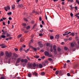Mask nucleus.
Instances as JSON below:
<instances>
[{
  "label": "nucleus",
  "instance_id": "obj_34",
  "mask_svg": "<svg viewBox=\"0 0 79 79\" xmlns=\"http://www.w3.org/2000/svg\"><path fill=\"white\" fill-rule=\"evenodd\" d=\"M12 14V13H11V12H10L7 13V15H11Z\"/></svg>",
  "mask_w": 79,
  "mask_h": 79
},
{
  "label": "nucleus",
  "instance_id": "obj_27",
  "mask_svg": "<svg viewBox=\"0 0 79 79\" xmlns=\"http://www.w3.org/2000/svg\"><path fill=\"white\" fill-rule=\"evenodd\" d=\"M37 26V24L35 23L33 27V29H34V28L35 27V26Z\"/></svg>",
  "mask_w": 79,
  "mask_h": 79
},
{
  "label": "nucleus",
  "instance_id": "obj_42",
  "mask_svg": "<svg viewBox=\"0 0 79 79\" xmlns=\"http://www.w3.org/2000/svg\"><path fill=\"white\" fill-rule=\"evenodd\" d=\"M76 2L78 4H79V0H76Z\"/></svg>",
  "mask_w": 79,
  "mask_h": 79
},
{
  "label": "nucleus",
  "instance_id": "obj_46",
  "mask_svg": "<svg viewBox=\"0 0 79 79\" xmlns=\"http://www.w3.org/2000/svg\"><path fill=\"white\" fill-rule=\"evenodd\" d=\"M45 63H46L47 64H48V61H47V60H46L45 61Z\"/></svg>",
  "mask_w": 79,
  "mask_h": 79
},
{
  "label": "nucleus",
  "instance_id": "obj_20",
  "mask_svg": "<svg viewBox=\"0 0 79 79\" xmlns=\"http://www.w3.org/2000/svg\"><path fill=\"white\" fill-rule=\"evenodd\" d=\"M33 75H35V76H37L38 74L36 72H35L33 73Z\"/></svg>",
  "mask_w": 79,
  "mask_h": 79
},
{
  "label": "nucleus",
  "instance_id": "obj_52",
  "mask_svg": "<svg viewBox=\"0 0 79 79\" xmlns=\"http://www.w3.org/2000/svg\"><path fill=\"white\" fill-rule=\"evenodd\" d=\"M50 50L51 52H53V49L52 48H51Z\"/></svg>",
  "mask_w": 79,
  "mask_h": 79
},
{
  "label": "nucleus",
  "instance_id": "obj_22",
  "mask_svg": "<svg viewBox=\"0 0 79 79\" xmlns=\"http://www.w3.org/2000/svg\"><path fill=\"white\" fill-rule=\"evenodd\" d=\"M75 38H76V40H77V41L78 40V39H78V35H76Z\"/></svg>",
  "mask_w": 79,
  "mask_h": 79
},
{
  "label": "nucleus",
  "instance_id": "obj_7",
  "mask_svg": "<svg viewBox=\"0 0 79 79\" xmlns=\"http://www.w3.org/2000/svg\"><path fill=\"white\" fill-rule=\"evenodd\" d=\"M44 55L45 56H48L49 55V52L47 51H45L44 52Z\"/></svg>",
  "mask_w": 79,
  "mask_h": 79
},
{
  "label": "nucleus",
  "instance_id": "obj_14",
  "mask_svg": "<svg viewBox=\"0 0 79 79\" xmlns=\"http://www.w3.org/2000/svg\"><path fill=\"white\" fill-rule=\"evenodd\" d=\"M50 44L47 43L46 44V46L47 47H50Z\"/></svg>",
  "mask_w": 79,
  "mask_h": 79
},
{
  "label": "nucleus",
  "instance_id": "obj_13",
  "mask_svg": "<svg viewBox=\"0 0 79 79\" xmlns=\"http://www.w3.org/2000/svg\"><path fill=\"white\" fill-rule=\"evenodd\" d=\"M68 31L65 32L64 34H63V35L64 36H65V35H68Z\"/></svg>",
  "mask_w": 79,
  "mask_h": 79
},
{
  "label": "nucleus",
  "instance_id": "obj_38",
  "mask_svg": "<svg viewBox=\"0 0 79 79\" xmlns=\"http://www.w3.org/2000/svg\"><path fill=\"white\" fill-rule=\"evenodd\" d=\"M21 61L22 63H24V59H21Z\"/></svg>",
  "mask_w": 79,
  "mask_h": 79
},
{
  "label": "nucleus",
  "instance_id": "obj_51",
  "mask_svg": "<svg viewBox=\"0 0 79 79\" xmlns=\"http://www.w3.org/2000/svg\"><path fill=\"white\" fill-rule=\"evenodd\" d=\"M41 74L42 76H44V75H45V73L44 72H42L41 73Z\"/></svg>",
  "mask_w": 79,
  "mask_h": 79
},
{
  "label": "nucleus",
  "instance_id": "obj_41",
  "mask_svg": "<svg viewBox=\"0 0 79 79\" xmlns=\"http://www.w3.org/2000/svg\"><path fill=\"white\" fill-rule=\"evenodd\" d=\"M31 74L29 73L28 74V77H31Z\"/></svg>",
  "mask_w": 79,
  "mask_h": 79
},
{
  "label": "nucleus",
  "instance_id": "obj_35",
  "mask_svg": "<svg viewBox=\"0 0 79 79\" xmlns=\"http://www.w3.org/2000/svg\"><path fill=\"white\" fill-rule=\"evenodd\" d=\"M26 29L27 30H28V29H30V26H29L26 28Z\"/></svg>",
  "mask_w": 79,
  "mask_h": 79
},
{
  "label": "nucleus",
  "instance_id": "obj_8",
  "mask_svg": "<svg viewBox=\"0 0 79 79\" xmlns=\"http://www.w3.org/2000/svg\"><path fill=\"white\" fill-rule=\"evenodd\" d=\"M60 38V35H56L55 36V38L56 39H58Z\"/></svg>",
  "mask_w": 79,
  "mask_h": 79
},
{
  "label": "nucleus",
  "instance_id": "obj_16",
  "mask_svg": "<svg viewBox=\"0 0 79 79\" xmlns=\"http://www.w3.org/2000/svg\"><path fill=\"white\" fill-rule=\"evenodd\" d=\"M54 53L55 55H56L57 54V51L56 50H54Z\"/></svg>",
  "mask_w": 79,
  "mask_h": 79
},
{
  "label": "nucleus",
  "instance_id": "obj_25",
  "mask_svg": "<svg viewBox=\"0 0 79 79\" xmlns=\"http://www.w3.org/2000/svg\"><path fill=\"white\" fill-rule=\"evenodd\" d=\"M27 61H28L27 60V59H25L24 60V62H25V63H27Z\"/></svg>",
  "mask_w": 79,
  "mask_h": 79
},
{
  "label": "nucleus",
  "instance_id": "obj_12",
  "mask_svg": "<svg viewBox=\"0 0 79 79\" xmlns=\"http://www.w3.org/2000/svg\"><path fill=\"white\" fill-rule=\"evenodd\" d=\"M53 49L54 50H56V46L54 45L53 47Z\"/></svg>",
  "mask_w": 79,
  "mask_h": 79
},
{
  "label": "nucleus",
  "instance_id": "obj_11",
  "mask_svg": "<svg viewBox=\"0 0 79 79\" xmlns=\"http://www.w3.org/2000/svg\"><path fill=\"white\" fill-rule=\"evenodd\" d=\"M23 6H24L23 4H20L18 6V8H22L23 7Z\"/></svg>",
  "mask_w": 79,
  "mask_h": 79
},
{
  "label": "nucleus",
  "instance_id": "obj_40",
  "mask_svg": "<svg viewBox=\"0 0 79 79\" xmlns=\"http://www.w3.org/2000/svg\"><path fill=\"white\" fill-rule=\"evenodd\" d=\"M64 49L65 50H66V51L68 50V48L66 47H64Z\"/></svg>",
  "mask_w": 79,
  "mask_h": 79
},
{
  "label": "nucleus",
  "instance_id": "obj_29",
  "mask_svg": "<svg viewBox=\"0 0 79 79\" xmlns=\"http://www.w3.org/2000/svg\"><path fill=\"white\" fill-rule=\"evenodd\" d=\"M30 50V49L28 48L26 50H25V52L26 53H27V52H28V51H29Z\"/></svg>",
  "mask_w": 79,
  "mask_h": 79
},
{
  "label": "nucleus",
  "instance_id": "obj_19",
  "mask_svg": "<svg viewBox=\"0 0 79 79\" xmlns=\"http://www.w3.org/2000/svg\"><path fill=\"white\" fill-rule=\"evenodd\" d=\"M44 46V45L42 44H40L39 45V47H40V48H42Z\"/></svg>",
  "mask_w": 79,
  "mask_h": 79
},
{
  "label": "nucleus",
  "instance_id": "obj_62",
  "mask_svg": "<svg viewBox=\"0 0 79 79\" xmlns=\"http://www.w3.org/2000/svg\"><path fill=\"white\" fill-rule=\"evenodd\" d=\"M67 75L68 76H70V73H68L67 74Z\"/></svg>",
  "mask_w": 79,
  "mask_h": 79
},
{
  "label": "nucleus",
  "instance_id": "obj_43",
  "mask_svg": "<svg viewBox=\"0 0 79 79\" xmlns=\"http://www.w3.org/2000/svg\"><path fill=\"white\" fill-rule=\"evenodd\" d=\"M22 26H26V23H23Z\"/></svg>",
  "mask_w": 79,
  "mask_h": 79
},
{
  "label": "nucleus",
  "instance_id": "obj_28",
  "mask_svg": "<svg viewBox=\"0 0 79 79\" xmlns=\"http://www.w3.org/2000/svg\"><path fill=\"white\" fill-rule=\"evenodd\" d=\"M20 41L21 42H23V41H24L23 38H22L20 40Z\"/></svg>",
  "mask_w": 79,
  "mask_h": 79
},
{
  "label": "nucleus",
  "instance_id": "obj_59",
  "mask_svg": "<svg viewBox=\"0 0 79 79\" xmlns=\"http://www.w3.org/2000/svg\"><path fill=\"white\" fill-rule=\"evenodd\" d=\"M34 23H35V22H34V21H32L31 22V24H34Z\"/></svg>",
  "mask_w": 79,
  "mask_h": 79
},
{
  "label": "nucleus",
  "instance_id": "obj_32",
  "mask_svg": "<svg viewBox=\"0 0 79 79\" xmlns=\"http://www.w3.org/2000/svg\"><path fill=\"white\" fill-rule=\"evenodd\" d=\"M24 20L25 21H26V22H27V21H28V20L25 18H24Z\"/></svg>",
  "mask_w": 79,
  "mask_h": 79
},
{
  "label": "nucleus",
  "instance_id": "obj_5",
  "mask_svg": "<svg viewBox=\"0 0 79 79\" xmlns=\"http://www.w3.org/2000/svg\"><path fill=\"white\" fill-rule=\"evenodd\" d=\"M36 66L37 68L39 67L40 68H43V65L41 64H40L39 65L37 64H36Z\"/></svg>",
  "mask_w": 79,
  "mask_h": 79
},
{
  "label": "nucleus",
  "instance_id": "obj_3",
  "mask_svg": "<svg viewBox=\"0 0 79 79\" xmlns=\"http://www.w3.org/2000/svg\"><path fill=\"white\" fill-rule=\"evenodd\" d=\"M4 8L6 10V11H8V10H10V6H6L4 7Z\"/></svg>",
  "mask_w": 79,
  "mask_h": 79
},
{
  "label": "nucleus",
  "instance_id": "obj_33",
  "mask_svg": "<svg viewBox=\"0 0 79 79\" xmlns=\"http://www.w3.org/2000/svg\"><path fill=\"white\" fill-rule=\"evenodd\" d=\"M42 64L44 66H46V64H45V63L44 62H43L42 63Z\"/></svg>",
  "mask_w": 79,
  "mask_h": 79
},
{
  "label": "nucleus",
  "instance_id": "obj_1",
  "mask_svg": "<svg viewBox=\"0 0 79 79\" xmlns=\"http://www.w3.org/2000/svg\"><path fill=\"white\" fill-rule=\"evenodd\" d=\"M6 56L5 58L8 59V58H10L12 56V53L11 52H8V51H6L5 52Z\"/></svg>",
  "mask_w": 79,
  "mask_h": 79
},
{
  "label": "nucleus",
  "instance_id": "obj_10",
  "mask_svg": "<svg viewBox=\"0 0 79 79\" xmlns=\"http://www.w3.org/2000/svg\"><path fill=\"white\" fill-rule=\"evenodd\" d=\"M11 8L12 10H14L15 9V5L13 4V5L11 6Z\"/></svg>",
  "mask_w": 79,
  "mask_h": 79
},
{
  "label": "nucleus",
  "instance_id": "obj_57",
  "mask_svg": "<svg viewBox=\"0 0 79 79\" xmlns=\"http://www.w3.org/2000/svg\"><path fill=\"white\" fill-rule=\"evenodd\" d=\"M26 63H24V64H23V67H24L25 66H26Z\"/></svg>",
  "mask_w": 79,
  "mask_h": 79
},
{
  "label": "nucleus",
  "instance_id": "obj_36",
  "mask_svg": "<svg viewBox=\"0 0 79 79\" xmlns=\"http://www.w3.org/2000/svg\"><path fill=\"white\" fill-rule=\"evenodd\" d=\"M71 45L72 47H74V44L73 43H72Z\"/></svg>",
  "mask_w": 79,
  "mask_h": 79
},
{
  "label": "nucleus",
  "instance_id": "obj_49",
  "mask_svg": "<svg viewBox=\"0 0 79 79\" xmlns=\"http://www.w3.org/2000/svg\"><path fill=\"white\" fill-rule=\"evenodd\" d=\"M75 10H77V6H76L75 7Z\"/></svg>",
  "mask_w": 79,
  "mask_h": 79
},
{
  "label": "nucleus",
  "instance_id": "obj_63",
  "mask_svg": "<svg viewBox=\"0 0 79 79\" xmlns=\"http://www.w3.org/2000/svg\"><path fill=\"white\" fill-rule=\"evenodd\" d=\"M45 58V56H43L41 57V59H44Z\"/></svg>",
  "mask_w": 79,
  "mask_h": 79
},
{
  "label": "nucleus",
  "instance_id": "obj_47",
  "mask_svg": "<svg viewBox=\"0 0 79 79\" xmlns=\"http://www.w3.org/2000/svg\"><path fill=\"white\" fill-rule=\"evenodd\" d=\"M22 47H23V48H25L26 47V45H24V44L22 45Z\"/></svg>",
  "mask_w": 79,
  "mask_h": 79
},
{
  "label": "nucleus",
  "instance_id": "obj_30",
  "mask_svg": "<svg viewBox=\"0 0 79 79\" xmlns=\"http://www.w3.org/2000/svg\"><path fill=\"white\" fill-rule=\"evenodd\" d=\"M58 73H59V71L58 70H57L56 72V75H57V74H58Z\"/></svg>",
  "mask_w": 79,
  "mask_h": 79
},
{
  "label": "nucleus",
  "instance_id": "obj_48",
  "mask_svg": "<svg viewBox=\"0 0 79 79\" xmlns=\"http://www.w3.org/2000/svg\"><path fill=\"white\" fill-rule=\"evenodd\" d=\"M42 24L43 25H44L45 23H44V21H42Z\"/></svg>",
  "mask_w": 79,
  "mask_h": 79
},
{
  "label": "nucleus",
  "instance_id": "obj_18",
  "mask_svg": "<svg viewBox=\"0 0 79 79\" xmlns=\"http://www.w3.org/2000/svg\"><path fill=\"white\" fill-rule=\"evenodd\" d=\"M75 35V34H74V33H72L70 34V36L72 35V36H73V37H74V36Z\"/></svg>",
  "mask_w": 79,
  "mask_h": 79
},
{
  "label": "nucleus",
  "instance_id": "obj_17",
  "mask_svg": "<svg viewBox=\"0 0 79 79\" xmlns=\"http://www.w3.org/2000/svg\"><path fill=\"white\" fill-rule=\"evenodd\" d=\"M48 60L49 61H50L51 62H52V61H53V59H52V58H49L48 59Z\"/></svg>",
  "mask_w": 79,
  "mask_h": 79
},
{
  "label": "nucleus",
  "instance_id": "obj_23",
  "mask_svg": "<svg viewBox=\"0 0 79 79\" xmlns=\"http://www.w3.org/2000/svg\"><path fill=\"white\" fill-rule=\"evenodd\" d=\"M10 36H11V35L7 33L6 35L7 37H10Z\"/></svg>",
  "mask_w": 79,
  "mask_h": 79
},
{
  "label": "nucleus",
  "instance_id": "obj_64",
  "mask_svg": "<svg viewBox=\"0 0 79 79\" xmlns=\"http://www.w3.org/2000/svg\"><path fill=\"white\" fill-rule=\"evenodd\" d=\"M15 51H18V49L17 48H15Z\"/></svg>",
  "mask_w": 79,
  "mask_h": 79
},
{
  "label": "nucleus",
  "instance_id": "obj_6",
  "mask_svg": "<svg viewBox=\"0 0 79 79\" xmlns=\"http://www.w3.org/2000/svg\"><path fill=\"white\" fill-rule=\"evenodd\" d=\"M27 65L28 67H30L31 68H32V63L28 64Z\"/></svg>",
  "mask_w": 79,
  "mask_h": 79
},
{
  "label": "nucleus",
  "instance_id": "obj_26",
  "mask_svg": "<svg viewBox=\"0 0 79 79\" xmlns=\"http://www.w3.org/2000/svg\"><path fill=\"white\" fill-rule=\"evenodd\" d=\"M6 45H4V46H2V47L1 48H6Z\"/></svg>",
  "mask_w": 79,
  "mask_h": 79
},
{
  "label": "nucleus",
  "instance_id": "obj_31",
  "mask_svg": "<svg viewBox=\"0 0 79 79\" xmlns=\"http://www.w3.org/2000/svg\"><path fill=\"white\" fill-rule=\"evenodd\" d=\"M22 36V35H19L18 36V38L19 39V38H20Z\"/></svg>",
  "mask_w": 79,
  "mask_h": 79
},
{
  "label": "nucleus",
  "instance_id": "obj_58",
  "mask_svg": "<svg viewBox=\"0 0 79 79\" xmlns=\"http://www.w3.org/2000/svg\"><path fill=\"white\" fill-rule=\"evenodd\" d=\"M1 79H6L4 77H2L1 78Z\"/></svg>",
  "mask_w": 79,
  "mask_h": 79
},
{
  "label": "nucleus",
  "instance_id": "obj_4",
  "mask_svg": "<svg viewBox=\"0 0 79 79\" xmlns=\"http://www.w3.org/2000/svg\"><path fill=\"white\" fill-rule=\"evenodd\" d=\"M21 61V58L20 57L18 58L17 59V61L16 62V63L17 64H18V63H20V61Z\"/></svg>",
  "mask_w": 79,
  "mask_h": 79
},
{
  "label": "nucleus",
  "instance_id": "obj_55",
  "mask_svg": "<svg viewBox=\"0 0 79 79\" xmlns=\"http://www.w3.org/2000/svg\"><path fill=\"white\" fill-rule=\"evenodd\" d=\"M69 40H72V37H70L68 39Z\"/></svg>",
  "mask_w": 79,
  "mask_h": 79
},
{
  "label": "nucleus",
  "instance_id": "obj_45",
  "mask_svg": "<svg viewBox=\"0 0 79 79\" xmlns=\"http://www.w3.org/2000/svg\"><path fill=\"white\" fill-rule=\"evenodd\" d=\"M41 44V41H39V42H38V45H40V44Z\"/></svg>",
  "mask_w": 79,
  "mask_h": 79
},
{
  "label": "nucleus",
  "instance_id": "obj_9",
  "mask_svg": "<svg viewBox=\"0 0 79 79\" xmlns=\"http://www.w3.org/2000/svg\"><path fill=\"white\" fill-rule=\"evenodd\" d=\"M57 50L59 52H61V49L60 47H58Z\"/></svg>",
  "mask_w": 79,
  "mask_h": 79
},
{
  "label": "nucleus",
  "instance_id": "obj_15",
  "mask_svg": "<svg viewBox=\"0 0 79 79\" xmlns=\"http://www.w3.org/2000/svg\"><path fill=\"white\" fill-rule=\"evenodd\" d=\"M35 66L37 67V65H36V64H35V63H34L33 64H32V67L35 68Z\"/></svg>",
  "mask_w": 79,
  "mask_h": 79
},
{
  "label": "nucleus",
  "instance_id": "obj_50",
  "mask_svg": "<svg viewBox=\"0 0 79 79\" xmlns=\"http://www.w3.org/2000/svg\"><path fill=\"white\" fill-rule=\"evenodd\" d=\"M53 38H54V37L52 36H50V39H53Z\"/></svg>",
  "mask_w": 79,
  "mask_h": 79
},
{
  "label": "nucleus",
  "instance_id": "obj_54",
  "mask_svg": "<svg viewBox=\"0 0 79 79\" xmlns=\"http://www.w3.org/2000/svg\"><path fill=\"white\" fill-rule=\"evenodd\" d=\"M7 33H8V32H7V31H5L4 33L5 35H6V34L7 35Z\"/></svg>",
  "mask_w": 79,
  "mask_h": 79
},
{
  "label": "nucleus",
  "instance_id": "obj_61",
  "mask_svg": "<svg viewBox=\"0 0 79 79\" xmlns=\"http://www.w3.org/2000/svg\"><path fill=\"white\" fill-rule=\"evenodd\" d=\"M27 59H28V60H31V59H30V58H29V57L28 56H27Z\"/></svg>",
  "mask_w": 79,
  "mask_h": 79
},
{
  "label": "nucleus",
  "instance_id": "obj_39",
  "mask_svg": "<svg viewBox=\"0 0 79 79\" xmlns=\"http://www.w3.org/2000/svg\"><path fill=\"white\" fill-rule=\"evenodd\" d=\"M77 65H75L74 66L73 68L74 69H76V68H77Z\"/></svg>",
  "mask_w": 79,
  "mask_h": 79
},
{
  "label": "nucleus",
  "instance_id": "obj_56",
  "mask_svg": "<svg viewBox=\"0 0 79 79\" xmlns=\"http://www.w3.org/2000/svg\"><path fill=\"white\" fill-rule=\"evenodd\" d=\"M69 2H73V0H68Z\"/></svg>",
  "mask_w": 79,
  "mask_h": 79
},
{
  "label": "nucleus",
  "instance_id": "obj_53",
  "mask_svg": "<svg viewBox=\"0 0 79 79\" xmlns=\"http://www.w3.org/2000/svg\"><path fill=\"white\" fill-rule=\"evenodd\" d=\"M34 57L36 58H39V56H34Z\"/></svg>",
  "mask_w": 79,
  "mask_h": 79
},
{
  "label": "nucleus",
  "instance_id": "obj_37",
  "mask_svg": "<svg viewBox=\"0 0 79 79\" xmlns=\"http://www.w3.org/2000/svg\"><path fill=\"white\" fill-rule=\"evenodd\" d=\"M20 51L21 52H23V47L21 48L20 49Z\"/></svg>",
  "mask_w": 79,
  "mask_h": 79
},
{
  "label": "nucleus",
  "instance_id": "obj_44",
  "mask_svg": "<svg viewBox=\"0 0 79 79\" xmlns=\"http://www.w3.org/2000/svg\"><path fill=\"white\" fill-rule=\"evenodd\" d=\"M33 50H34V51H35V52H36V51H37V49H36V48H34L33 49Z\"/></svg>",
  "mask_w": 79,
  "mask_h": 79
},
{
  "label": "nucleus",
  "instance_id": "obj_24",
  "mask_svg": "<svg viewBox=\"0 0 79 79\" xmlns=\"http://www.w3.org/2000/svg\"><path fill=\"white\" fill-rule=\"evenodd\" d=\"M1 37H2V38H3V39L6 38V36L5 35H1Z\"/></svg>",
  "mask_w": 79,
  "mask_h": 79
},
{
  "label": "nucleus",
  "instance_id": "obj_60",
  "mask_svg": "<svg viewBox=\"0 0 79 79\" xmlns=\"http://www.w3.org/2000/svg\"><path fill=\"white\" fill-rule=\"evenodd\" d=\"M39 35H40V36L41 37V36H42V35H43V34L42 33H41V34H39Z\"/></svg>",
  "mask_w": 79,
  "mask_h": 79
},
{
  "label": "nucleus",
  "instance_id": "obj_2",
  "mask_svg": "<svg viewBox=\"0 0 79 79\" xmlns=\"http://www.w3.org/2000/svg\"><path fill=\"white\" fill-rule=\"evenodd\" d=\"M19 57V55L16 53H13V56L12 57V60H16L17 58H18Z\"/></svg>",
  "mask_w": 79,
  "mask_h": 79
},
{
  "label": "nucleus",
  "instance_id": "obj_21",
  "mask_svg": "<svg viewBox=\"0 0 79 79\" xmlns=\"http://www.w3.org/2000/svg\"><path fill=\"white\" fill-rule=\"evenodd\" d=\"M4 55V52H3L2 51L1 52V56H3Z\"/></svg>",
  "mask_w": 79,
  "mask_h": 79
}]
</instances>
